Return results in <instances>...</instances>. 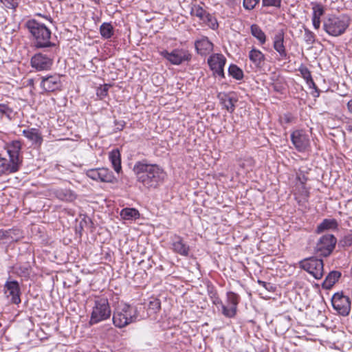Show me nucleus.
I'll list each match as a JSON object with an SVG mask.
<instances>
[{
    "label": "nucleus",
    "instance_id": "nucleus-39",
    "mask_svg": "<svg viewBox=\"0 0 352 352\" xmlns=\"http://www.w3.org/2000/svg\"><path fill=\"white\" fill-rule=\"evenodd\" d=\"M312 10H313L312 17L316 16V18H319V19H320V17L323 15V14L324 12L323 6L319 3L314 4L313 6Z\"/></svg>",
    "mask_w": 352,
    "mask_h": 352
},
{
    "label": "nucleus",
    "instance_id": "nucleus-14",
    "mask_svg": "<svg viewBox=\"0 0 352 352\" xmlns=\"http://www.w3.org/2000/svg\"><path fill=\"white\" fill-rule=\"evenodd\" d=\"M86 175L90 179L101 182L115 183L116 178L112 171L107 168H92L87 170Z\"/></svg>",
    "mask_w": 352,
    "mask_h": 352
},
{
    "label": "nucleus",
    "instance_id": "nucleus-35",
    "mask_svg": "<svg viewBox=\"0 0 352 352\" xmlns=\"http://www.w3.org/2000/svg\"><path fill=\"white\" fill-rule=\"evenodd\" d=\"M208 13L206 10H205L203 7L199 5L194 4L192 5L190 8V14L193 16H196L199 18L201 21L204 19L206 14Z\"/></svg>",
    "mask_w": 352,
    "mask_h": 352
},
{
    "label": "nucleus",
    "instance_id": "nucleus-3",
    "mask_svg": "<svg viewBox=\"0 0 352 352\" xmlns=\"http://www.w3.org/2000/svg\"><path fill=\"white\" fill-rule=\"evenodd\" d=\"M137 320H138L137 308L127 304L118 305L113 314V324L118 328H123Z\"/></svg>",
    "mask_w": 352,
    "mask_h": 352
},
{
    "label": "nucleus",
    "instance_id": "nucleus-44",
    "mask_svg": "<svg viewBox=\"0 0 352 352\" xmlns=\"http://www.w3.org/2000/svg\"><path fill=\"white\" fill-rule=\"evenodd\" d=\"M260 0H243V6L245 10H252L259 3Z\"/></svg>",
    "mask_w": 352,
    "mask_h": 352
},
{
    "label": "nucleus",
    "instance_id": "nucleus-20",
    "mask_svg": "<svg viewBox=\"0 0 352 352\" xmlns=\"http://www.w3.org/2000/svg\"><path fill=\"white\" fill-rule=\"evenodd\" d=\"M171 246L174 252L184 256L189 255L190 247L184 242L182 236L175 235L172 239Z\"/></svg>",
    "mask_w": 352,
    "mask_h": 352
},
{
    "label": "nucleus",
    "instance_id": "nucleus-8",
    "mask_svg": "<svg viewBox=\"0 0 352 352\" xmlns=\"http://www.w3.org/2000/svg\"><path fill=\"white\" fill-rule=\"evenodd\" d=\"M336 243L337 239L333 234H324L318 239L314 250L319 256L327 257L333 251Z\"/></svg>",
    "mask_w": 352,
    "mask_h": 352
},
{
    "label": "nucleus",
    "instance_id": "nucleus-51",
    "mask_svg": "<svg viewBox=\"0 0 352 352\" xmlns=\"http://www.w3.org/2000/svg\"><path fill=\"white\" fill-rule=\"evenodd\" d=\"M311 89H313V91L311 92V95L314 98H318L320 96V90L317 87L316 85L315 84V87H310Z\"/></svg>",
    "mask_w": 352,
    "mask_h": 352
},
{
    "label": "nucleus",
    "instance_id": "nucleus-2",
    "mask_svg": "<svg viewBox=\"0 0 352 352\" xmlns=\"http://www.w3.org/2000/svg\"><path fill=\"white\" fill-rule=\"evenodd\" d=\"M26 27L34 38L35 47L57 49L56 44L50 41L51 31L45 25L32 19L27 21Z\"/></svg>",
    "mask_w": 352,
    "mask_h": 352
},
{
    "label": "nucleus",
    "instance_id": "nucleus-52",
    "mask_svg": "<svg viewBox=\"0 0 352 352\" xmlns=\"http://www.w3.org/2000/svg\"><path fill=\"white\" fill-rule=\"evenodd\" d=\"M9 232L3 229H0V240L6 239L8 236Z\"/></svg>",
    "mask_w": 352,
    "mask_h": 352
},
{
    "label": "nucleus",
    "instance_id": "nucleus-12",
    "mask_svg": "<svg viewBox=\"0 0 352 352\" xmlns=\"http://www.w3.org/2000/svg\"><path fill=\"white\" fill-rule=\"evenodd\" d=\"M207 63L210 69L212 71L213 76L225 78L224 66L226 58L222 54H213L209 56Z\"/></svg>",
    "mask_w": 352,
    "mask_h": 352
},
{
    "label": "nucleus",
    "instance_id": "nucleus-5",
    "mask_svg": "<svg viewBox=\"0 0 352 352\" xmlns=\"http://www.w3.org/2000/svg\"><path fill=\"white\" fill-rule=\"evenodd\" d=\"M111 309L108 299L104 297H96L90 314L89 325L92 326L106 320L111 317Z\"/></svg>",
    "mask_w": 352,
    "mask_h": 352
},
{
    "label": "nucleus",
    "instance_id": "nucleus-50",
    "mask_svg": "<svg viewBox=\"0 0 352 352\" xmlns=\"http://www.w3.org/2000/svg\"><path fill=\"white\" fill-rule=\"evenodd\" d=\"M312 24H313L314 29L318 30L320 26V19L316 18V16L312 17Z\"/></svg>",
    "mask_w": 352,
    "mask_h": 352
},
{
    "label": "nucleus",
    "instance_id": "nucleus-41",
    "mask_svg": "<svg viewBox=\"0 0 352 352\" xmlns=\"http://www.w3.org/2000/svg\"><path fill=\"white\" fill-rule=\"evenodd\" d=\"M58 197L62 200L71 201L74 199V196L70 190H61L58 192Z\"/></svg>",
    "mask_w": 352,
    "mask_h": 352
},
{
    "label": "nucleus",
    "instance_id": "nucleus-55",
    "mask_svg": "<svg viewBox=\"0 0 352 352\" xmlns=\"http://www.w3.org/2000/svg\"><path fill=\"white\" fill-rule=\"evenodd\" d=\"M349 130H350V131H352V126H351V127H350Z\"/></svg>",
    "mask_w": 352,
    "mask_h": 352
},
{
    "label": "nucleus",
    "instance_id": "nucleus-7",
    "mask_svg": "<svg viewBox=\"0 0 352 352\" xmlns=\"http://www.w3.org/2000/svg\"><path fill=\"white\" fill-rule=\"evenodd\" d=\"M299 266L312 275L316 279H320L324 274V263L322 259L309 257L300 261Z\"/></svg>",
    "mask_w": 352,
    "mask_h": 352
},
{
    "label": "nucleus",
    "instance_id": "nucleus-49",
    "mask_svg": "<svg viewBox=\"0 0 352 352\" xmlns=\"http://www.w3.org/2000/svg\"><path fill=\"white\" fill-rule=\"evenodd\" d=\"M258 283L263 287L265 289H267V291H271V289H272V285L270 283H267V282H265V281H263V280H258Z\"/></svg>",
    "mask_w": 352,
    "mask_h": 352
},
{
    "label": "nucleus",
    "instance_id": "nucleus-46",
    "mask_svg": "<svg viewBox=\"0 0 352 352\" xmlns=\"http://www.w3.org/2000/svg\"><path fill=\"white\" fill-rule=\"evenodd\" d=\"M294 117L290 113H285L280 116L279 120L281 124H287L292 122Z\"/></svg>",
    "mask_w": 352,
    "mask_h": 352
},
{
    "label": "nucleus",
    "instance_id": "nucleus-23",
    "mask_svg": "<svg viewBox=\"0 0 352 352\" xmlns=\"http://www.w3.org/2000/svg\"><path fill=\"white\" fill-rule=\"evenodd\" d=\"M109 159L112 164L114 170L117 173H120L122 171L121 166V155L118 149H113L109 153Z\"/></svg>",
    "mask_w": 352,
    "mask_h": 352
},
{
    "label": "nucleus",
    "instance_id": "nucleus-13",
    "mask_svg": "<svg viewBox=\"0 0 352 352\" xmlns=\"http://www.w3.org/2000/svg\"><path fill=\"white\" fill-rule=\"evenodd\" d=\"M331 304L333 309L343 316H348L351 311V301L348 296L342 292L336 293L331 298Z\"/></svg>",
    "mask_w": 352,
    "mask_h": 352
},
{
    "label": "nucleus",
    "instance_id": "nucleus-21",
    "mask_svg": "<svg viewBox=\"0 0 352 352\" xmlns=\"http://www.w3.org/2000/svg\"><path fill=\"white\" fill-rule=\"evenodd\" d=\"M195 47L197 52L201 56L209 54L213 50V44L206 36H202L197 40L195 42Z\"/></svg>",
    "mask_w": 352,
    "mask_h": 352
},
{
    "label": "nucleus",
    "instance_id": "nucleus-18",
    "mask_svg": "<svg viewBox=\"0 0 352 352\" xmlns=\"http://www.w3.org/2000/svg\"><path fill=\"white\" fill-rule=\"evenodd\" d=\"M6 293L11 296V301L14 304L18 305L21 302L20 294L21 289L19 284L16 280L8 279L4 285Z\"/></svg>",
    "mask_w": 352,
    "mask_h": 352
},
{
    "label": "nucleus",
    "instance_id": "nucleus-16",
    "mask_svg": "<svg viewBox=\"0 0 352 352\" xmlns=\"http://www.w3.org/2000/svg\"><path fill=\"white\" fill-rule=\"evenodd\" d=\"M248 58L256 71H261L263 68L265 56L261 50L253 47L248 53Z\"/></svg>",
    "mask_w": 352,
    "mask_h": 352
},
{
    "label": "nucleus",
    "instance_id": "nucleus-27",
    "mask_svg": "<svg viewBox=\"0 0 352 352\" xmlns=\"http://www.w3.org/2000/svg\"><path fill=\"white\" fill-rule=\"evenodd\" d=\"M250 32L251 34L258 41L260 45L265 43L267 41L266 34L258 25L252 24L250 26Z\"/></svg>",
    "mask_w": 352,
    "mask_h": 352
},
{
    "label": "nucleus",
    "instance_id": "nucleus-56",
    "mask_svg": "<svg viewBox=\"0 0 352 352\" xmlns=\"http://www.w3.org/2000/svg\"><path fill=\"white\" fill-rule=\"evenodd\" d=\"M3 0H0V2L1 3Z\"/></svg>",
    "mask_w": 352,
    "mask_h": 352
},
{
    "label": "nucleus",
    "instance_id": "nucleus-28",
    "mask_svg": "<svg viewBox=\"0 0 352 352\" xmlns=\"http://www.w3.org/2000/svg\"><path fill=\"white\" fill-rule=\"evenodd\" d=\"M226 304L236 313L237 306L240 301L239 296L232 292H228L226 294Z\"/></svg>",
    "mask_w": 352,
    "mask_h": 352
},
{
    "label": "nucleus",
    "instance_id": "nucleus-19",
    "mask_svg": "<svg viewBox=\"0 0 352 352\" xmlns=\"http://www.w3.org/2000/svg\"><path fill=\"white\" fill-rule=\"evenodd\" d=\"M22 134L32 143V145L35 147H39L43 143V135L38 129L28 128L23 130Z\"/></svg>",
    "mask_w": 352,
    "mask_h": 352
},
{
    "label": "nucleus",
    "instance_id": "nucleus-40",
    "mask_svg": "<svg viewBox=\"0 0 352 352\" xmlns=\"http://www.w3.org/2000/svg\"><path fill=\"white\" fill-rule=\"evenodd\" d=\"M208 295L212 300V303L217 307L220 306L223 302L219 298L217 292L214 290H210L208 292Z\"/></svg>",
    "mask_w": 352,
    "mask_h": 352
},
{
    "label": "nucleus",
    "instance_id": "nucleus-32",
    "mask_svg": "<svg viewBox=\"0 0 352 352\" xmlns=\"http://www.w3.org/2000/svg\"><path fill=\"white\" fill-rule=\"evenodd\" d=\"M228 74L237 80H241L244 77L243 70L235 64L229 66Z\"/></svg>",
    "mask_w": 352,
    "mask_h": 352
},
{
    "label": "nucleus",
    "instance_id": "nucleus-11",
    "mask_svg": "<svg viewBox=\"0 0 352 352\" xmlns=\"http://www.w3.org/2000/svg\"><path fill=\"white\" fill-rule=\"evenodd\" d=\"M294 148L300 153H304L310 147V140L308 134L301 129L294 131L290 135Z\"/></svg>",
    "mask_w": 352,
    "mask_h": 352
},
{
    "label": "nucleus",
    "instance_id": "nucleus-36",
    "mask_svg": "<svg viewBox=\"0 0 352 352\" xmlns=\"http://www.w3.org/2000/svg\"><path fill=\"white\" fill-rule=\"evenodd\" d=\"M206 25H207L212 30H217L219 27V24L217 19L211 14L208 12L204 19L201 21Z\"/></svg>",
    "mask_w": 352,
    "mask_h": 352
},
{
    "label": "nucleus",
    "instance_id": "nucleus-34",
    "mask_svg": "<svg viewBox=\"0 0 352 352\" xmlns=\"http://www.w3.org/2000/svg\"><path fill=\"white\" fill-rule=\"evenodd\" d=\"M299 72H300L302 77L305 79L309 87H315V82L312 78L309 69L303 65L299 67Z\"/></svg>",
    "mask_w": 352,
    "mask_h": 352
},
{
    "label": "nucleus",
    "instance_id": "nucleus-29",
    "mask_svg": "<svg viewBox=\"0 0 352 352\" xmlns=\"http://www.w3.org/2000/svg\"><path fill=\"white\" fill-rule=\"evenodd\" d=\"M221 103L230 112L232 113L235 109V102L236 100L223 94L220 97Z\"/></svg>",
    "mask_w": 352,
    "mask_h": 352
},
{
    "label": "nucleus",
    "instance_id": "nucleus-25",
    "mask_svg": "<svg viewBox=\"0 0 352 352\" xmlns=\"http://www.w3.org/2000/svg\"><path fill=\"white\" fill-rule=\"evenodd\" d=\"M16 171H18V170L12 166V164L10 161H8L6 158L3 157L0 154V176L13 173Z\"/></svg>",
    "mask_w": 352,
    "mask_h": 352
},
{
    "label": "nucleus",
    "instance_id": "nucleus-15",
    "mask_svg": "<svg viewBox=\"0 0 352 352\" xmlns=\"http://www.w3.org/2000/svg\"><path fill=\"white\" fill-rule=\"evenodd\" d=\"M60 78V76L57 74L42 77L41 87L47 92L60 90L63 85Z\"/></svg>",
    "mask_w": 352,
    "mask_h": 352
},
{
    "label": "nucleus",
    "instance_id": "nucleus-26",
    "mask_svg": "<svg viewBox=\"0 0 352 352\" xmlns=\"http://www.w3.org/2000/svg\"><path fill=\"white\" fill-rule=\"evenodd\" d=\"M120 215L124 220H136L140 218L139 211L133 208H125L122 209Z\"/></svg>",
    "mask_w": 352,
    "mask_h": 352
},
{
    "label": "nucleus",
    "instance_id": "nucleus-37",
    "mask_svg": "<svg viewBox=\"0 0 352 352\" xmlns=\"http://www.w3.org/2000/svg\"><path fill=\"white\" fill-rule=\"evenodd\" d=\"M304 29V41L307 45H312L316 41V35L311 32L309 29H308L306 26H302Z\"/></svg>",
    "mask_w": 352,
    "mask_h": 352
},
{
    "label": "nucleus",
    "instance_id": "nucleus-47",
    "mask_svg": "<svg viewBox=\"0 0 352 352\" xmlns=\"http://www.w3.org/2000/svg\"><path fill=\"white\" fill-rule=\"evenodd\" d=\"M108 94V86L104 85L102 87H100L97 89L96 94L100 98H103L107 96Z\"/></svg>",
    "mask_w": 352,
    "mask_h": 352
},
{
    "label": "nucleus",
    "instance_id": "nucleus-17",
    "mask_svg": "<svg viewBox=\"0 0 352 352\" xmlns=\"http://www.w3.org/2000/svg\"><path fill=\"white\" fill-rule=\"evenodd\" d=\"M273 48L282 59L287 56L286 47L285 45V33L283 30L278 31L274 36Z\"/></svg>",
    "mask_w": 352,
    "mask_h": 352
},
{
    "label": "nucleus",
    "instance_id": "nucleus-48",
    "mask_svg": "<svg viewBox=\"0 0 352 352\" xmlns=\"http://www.w3.org/2000/svg\"><path fill=\"white\" fill-rule=\"evenodd\" d=\"M11 112L12 110L8 105L5 104H0V113L6 114Z\"/></svg>",
    "mask_w": 352,
    "mask_h": 352
},
{
    "label": "nucleus",
    "instance_id": "nucleus-38",
    "mask_svg": "<svg viewBox=\"0 0 352 352\" xmlns=\"http://www.w3.org/2000/svg\"><path fill=\"white\" fill-rule=\"evenodd\" d=\"M221 309V314L226 318H232L234 317H235L236 313L233 310V309H231L230 307H229V305H228L227 304L226 305H224L223 303H222L221 305H220Z\"/></svg>",
    "mask_w": 352,
    "mask_h": 352
},
{
    "label": "nucleus",
    "instance_id": "nucleus-10",
    "mask_svg": "<svg viewBox=\"0 0 352 352\" xmlns=\"http://www.w3.org/2000/svg\"><path fill=\"white\" fill-rule=\"evenodd\" d=\"M7 153L9 155V161L18 170L22 164L21 155L22 142L20 140H13L6 145Z\"/></svg>",
    "mask_w": 352,
    "mask_h": 352
},
{
    "label": "nucleus",
    "instance_id": "nucleus-22",
    "mask_svg": "<svg viewBox=\"0 0 352 352\" xmlns=\"http://www.w3.org/2000/svg\"><path fill=\"white\" fill-rule=\"evenodd\" d=\"M338 223L335 219H324L318 224L316 228V232L320 234L324 231L336 230L338 229Z\"/></svg>",
    "mask_w": 352,
    "mask_h": 352
},
{
    "label": "nucleus",
    "instance_id": "nucleus-43",
    "mask_svg": "<svg viewBox=\"0 0 352 352\" xmlns=\"http://www.w3.org/2000/svg\"><path fill=\"white\" fill-rule=\"evenodd\" d=\"M21 0H3L1 3L8 9L15 10Z\"/></svg>",
    "mask_w": 352,
    "mask_h": 352
},
{
    "label": "nucleus",
    "instance_id": "nucleus-33",
    "mask_svg": "<svg viewBox=\"0 0 352 352\" xmlns=\"http://www.w3.org/2000/svg\"><path fill=\"white\" fill-rule=\"evenodd\" d=\"M100 32L102 38H110L114 33L112 25L109 23H103L100 27Z\"/></svg>",
    "mask_w": 352,
    "mask_h": 352
},
{
    "label": "nucleus",
    "instance_id": "nucleus-24",
    "mask_svg": "<svg viewBox=\"0 0 352 352\" xmlns=\"http://www.w3.org/2000/svg\"><path fill=\"white\" fill-rule=\"evenodd\" d=\"M341 273L338 271H331L326 276L322 286L324 289H329L339 280Z\"/></svg>",
    "mask_w": 352,
    "mask_h": 352
},
{
    "label": "nucleus",
    "instance_id": "nucleus-30",
    "mask_svg": "<svg viewBox=\"0 0 352 352\" xmlns=\"http://www.w3.org/2000/svg\"><path fill=\"white\" fill-rule=\"evenodd\" d=\"M161 308V303L159 299L152 298L147 305V315L152 316L156 314Z\"/></svg>",
    "mask_w": 352,
    "mask_h": 352
},
{
    "label": "nucleus",
    "instance_id": "nucleus-31",
    "mask_svg": "<svg viewBox=\"0 0 352 352\" xmlns=\"http://www.w3.org/2000/svg\"><path fill=\"white\" fill-rule=\"evenodd\" d=\"M15 273L23 278H28L32 272L30 264L24 263L14 267Z\"/></svg>",
    "mask_w": 352,
    "mask_h": 352
},
{
    "label": "nucleus",
    "instance_id": "nucleus-6",
    "mask_svg": "<svg viewBox=\"0 0 352 352\" xmlns=\"http://www.w3.org/2000/svg\"><path fill=\"white\" fill-rule=\"evenodd\" d=\"M46 52L47 54L36 53L31 58V66L36 71H47L52 67L56 50L50 49Z\"/></svg>",
    "mask_w": 352,
    "mask_h": 352
},
{
    "label": "nucleus",
    "instance_id": "nucleus-4",
    "mask_svg": "<svg viewBox=\"0 0 352 352\" xmlns=\"http://www.w3.org/2000/svg\"><path fill=\"white\" fill-rule=\"evenodd\" d=\"M350 18L345 14L330 15L323 21V30L330 36L343 34L350 25Z\"/></svg>",
    "mask_w": 352,
    "mask_h": 352
},
{
    "label": "nucleus",
    "instance_id": "nucleus-42",
    "mask_svg": "<svg viewBox=\"0 0 352 352\" xmlns=\"http://www.w3.org/2000/svg\"><path fill=\"white\" fill-rule=\"evenodd\" d=\"M282 0H262V4L264 7L280 8Z\"/></svg>",
    "mask_w": 352,
    "mask_h": 352
},
{
    "label": "nucleus",
    "instance_id": "nucleus-1",
    "mask_svg": "<svg viewBox=\"0 0 352 352\" xmlns=\"http://www.w3.org/2000/svg\"><path fill=\"white\" fill-rule=\"evenodd\" d=\"M133 171L136 180L144 188H156L164 179L166 173L157 164H150L146 160L138 161L133 166Z\"/></svg>",
    "mask_w": 352,
    "mask_h": 352
},
{
    "label": "nucleus",
    "instance_id": "nucleus-45",
    "mask_svg": "<svg viewBox=\"0 0 352 352\" xmlns=\"http://www.w3.org/2000/svg\"><path fill=\"white\" fill-rule=\"evenodd\" d=\"M340 244L344 248L352 247V234L345 235L340 240Z\"/></svg>",
    "mask_w": 352,
    "mask_h": 352
},
{
    "label": "nucleus",
    "instance_id": "nucleus-54",
    "mask_svg": "<svg viewBox=\"0 0 352 352\" xmlns=\"http://www.w3.org/2000/svg\"><path fill=\"white\" fill-rule=\"evenodd\" d=\"M105 328L107 331L113 330V327L110 324L106 325Z\"/></svg>",
    "mask_w": 352,
    "mask_h": 352
},
{
    "label": "nucleus",
    "instance_id": "nucleus-9",
    "mask_svg": "<svg viewBox=\"0 0 352 352\" xmlns=\"http://www.w3.org/2000/svg\"><path fill=\"white\" fill-rule=\"evenodd\" d=\"M160 54L163 58L175 65H179L184 62H188L192 58L190 53L184 48H176L170 52L164 50L161 51Z\"/></svg>",
    "mask_w": 352,
    "mask_h": 352
},
{
    "label": "nucleus",
    "instance_id": "nucleus-53",
    "mask_svg": "<svg viewBox=\"0 0 352 352\" xmlns=\"http://www.w3.org/2000/svg\"><path fill=\"white\" fill-rule=\"evenodd\" d=\"M347 108L349 111L352 113V99L348 102Z\"/></svg>",
    "mask_w": 352,
    "mask_h": 352
}]
</instances>
